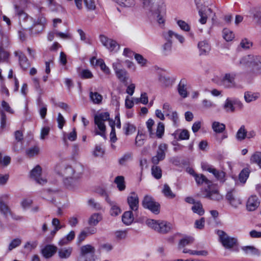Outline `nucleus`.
Instances as JSON below:
<instances>
[{"instance_id":"10","label":"nucleus","mask_w":261,"mask_h":261,"mask_svg":"<svg viewBox=\"0 0 261 261\" xmlns=\"http://www.w3.org/2000/svg\"><path fill=\"white\" fill-rule=\"evenodd\" d=\"M167 149V145L166 144H161L159 146L156 154L151 159L152 163L154 165H158L160 161L165 159Z\"/></svg>"},{"instance_id":"31","label":"nucleus","mask_w":261,"mask_h":261,"mask_svg":"<svg viewBox=\"0 0 261 261\" xmlns=\"http://www.w3.org/2000/svg\"><path fill=\"white\" fill-rule=\"evenodd\" d=\"M102 219L101 214L94 213L92 214L88 220V223L92 226H96Z\"/></svg>"},{"instance_id":"9","label":"nucleus","mask_w":261,"mask_h":261,"mask_svg":"<svg viewBox=\"0 0 261 261\" xmlns=\"http://www.w3.org/2000/svg\"><path fill=\"white\" fill-rule=\"evenodd\" d=\"M95 252V248L90 244L83 245L80 249V256L77 258V261H86V255L88 254H94Z\"/></svg>"},{"instance_id":"37","label":"nucleus","mask_w":261,"mask_h":261,"mask_svg":"<svg viewBox=\"0 0 261 261\" xmlns=\"http://www.w3.org/2000/svg\"><path fill=\"white\" fill-rule=\"evenodd\" d=\"M259 94L258 93H253L247 91L244 93V99L247 102H250L255 101L258 98Z\"/></svg>"},{"instance_id":"16","label":"nucleus","mask_w":261,"mask_h":261,"mask_svg":"<svg viewBox=\"0 0 261 261\" xmlns=\"http://www.w3.org/2000/svg\"><path fill=\"white\" fill-rule=\"evenodd\" d=\"M58 256L62 260L67 259L71 256L73 249L72 247H61L57 250Z\"/></svg>"},{"instance_id":"2","label":"nucleus","mask_w":261,"mask_h":261,"mask_svg":"<svg viewBox=\"0 0 261 261\" xmlns=\"http://www.w3.org/2000/svg\"><path fill=\"white\" fill-rule=\"evenodd\" d=\"M112 68L114 71L117 78L120 82L125 85L127 84V81L129 79L128 72L123 68L122 62L119 59L113 63Z\"/></svg>"},{"instance_id":"4","label":"nucleus","mask_w":261,"mask_h":261,"mask_svg":"<svg viewBox=\"0 0 261 261\" xmlns=\"http://www.w3.org/2000/svg\"><path fill=\"white\" fill-rule=\"evenodd\" d=\"M217 234L220 242L226 249H231L238 246V239L236 238L229 236L223 230H218Z\"/></svg>"},{"instance_id":"32","label":"nucleus","mask_w":261,"mask_h":261,"mask_svg":"<svg viewBox=\"0 0 261 261\" xmlns=\"http://www.w3.org/2000/svg\"><path fill=\"white\" fill-rule=\"evenodd\" d=\"M77 138V134L75 128H73L72 131L69 133L65 132L63 133V140L65 143L67 140L70 141H74Z\"/></svg>"},{"instance_id":"41","label":"nucleus","mask_w":261,"mask_h":261,"mask_svg":"<svg viewBox=\"0 0 261 261\" xmlns=\"http://www.w3.org/2000/svg\"><path fill=\"white\" fill-rule=\"evenodd\" d=\"M162 192L164 195L168 198L172 199L175 197V194L173 193L171 188L167 184L164 185Z\"/></svg>"},{"instance_id":"61","label":"nucleus","mask_w":261,"mask_h":261,"mask_svg":"<svg viewBox=\"0 0 261 261\" xmlns=\"http://www.w3.org/2000/svg\"><path fill=\"white\" fill-rule=\"evenodd\" d=\"M202 105L203 108L206 109L214 108L216 105L211 100L204 99L202 101Z\"/></svg>"},{"instance_id":"17","label":"nucleus","mask_w":261,"mask_h":261,"mask_svg":"<svg viewBox=\"0 0 261 261\" xmlns=\"http://www.w3.org/2000/svg\"><path fill=\"white\" fill-rule=\"evenodd\" d=\"M15 15L18 17L19 23L21 24L22 22H25L28 20L32 21V18L24 12V9L20 8L17 4L14 5Z\"/></svg>"},{"instance_id":"45","label":"nucleus","mask_w":261,"mask_h":261,"mask_svg":"<svg viewBox=\"0 0 261 261\" xmlns=\"http://www.w3.org/2000/svg\"><path fill=\"white\" fill-rule=\"evenodd\" d=\"M172 42H166L162 46V54L164 56L170 54L172 50Z\"/></svg>"},{"instance_id":"6","label":"nucleus","mask_w":261,"mask_h":261,"mask_svg":"<svg viewBox=\"0 0 261 261\" xmlns=\"http://www.w3.org/2000/svg\"><path fill=\"white\" fill-rule=\"evenodd\" d=\"M142 205L144 208H148L155 214L160 212V204L154 201L152 197L146 195L144 197Z\"/></svg>"},{"instance_id":"39","label":"nucleus","mask_w":261,"mask_h":261,"mask_svg":"<svg viewBox=\"0 0 261 261\" xmlns=\"http://www.w3.org/2000/svg\"><path fill=\"white\" fill-rule=\"evenodd\" d=\"M114 182L117 185V187L120 191H123L125 189V184L124 177L123 176H117L115 177Z\"/></svg>"},{"instance_id":"49","label":"nucleus","mask_w":261,"mask_h":261,"mask_svg":"<svg viewBox=\"0 0 261 261\" xmlns=\"http://www.w3.org/2000/svg\"><path fill=\"white\" fill-rule=\"evenodd\" d=\"M132 159V153L127 152L125 153L119 160V163L121 165H125L126 164Z\"/></svg>"},{"instance_id":"33","label":"nucleus","mask_w":261,"mask_h":261,"mask_svg":"<svg viewBox=\"0 0 261 261\" xmlns=\"http://www.w3.org/2000/svg\"><path fill=\"white\" fill-rule=\"evenodd\" d=\"M213 131L217 134L222 133L225 129V125L218 121H214L212 124Z\"/></svg>"},{"instance_id":"40","label":"nucleus","mask_w":261,"mask_h":261,"mask_svg":"<svg viewBox=\"0 0 261 261\" xmlns=\"http://www.w3.org/2000/svg\"><path fill=\"white\" fill-rule=\"evenodd\" d=\"M242 249L247 254L254 255H259L260 254L258 250L252 246H243L242 247Z\"/></svg>"},{"instance_id":"43","label":"nucleus","mask_w":261,"mask_h":261,"mask_svg":"<svg viewBox=\"0 0 261 261\" xmlns=\"http://www.w3.org/2000/svg\"><path fill=\"white\" fill-rule=\"evenodd\" d=\"M151 174L156 179H160L162 175L161 168L158 166L157 165H154L151 168Z\"/></svg>"},{"instance_id":"59","label":"nucleus","mask_w":261,"mask_h":261,"mask_svg":"<svg viewBox=\"0 0 261 261\" xmlns=\"http://www.w3.org/2000/svg\"><path fill=\"white\" fill-rule=\"evenodd\" d=\"M40 149L38 146H34L33 147L28 149L26 150L27 154L30 156L32 157L34 155H37L39 152Z\"/></svg>"},{"instance_id":"60","label":"nucleus","mask_w":261,"mask_h":261,"mask_svg":"<svg viewBox=\"0 0 261 261\" xmlns=\"http://www.w3.org/2000/svg\"><path fill=\"white\" fill-rule=\"evenodd\" d=\"M110 125L111 127V132L110 133L111 141L114 143L117 140L115 129V122L113 121H110Z\"/></svg>"},{"instance_id":"8","label":"nucleus","mask_w":261,"mask_h":261,"mask_svg":"<svg viewBox=\"0 0 261 261\" xmlns=\"http://www.w3.org/2000/svg\"><path fill=\"white\" fill-rule=\"evenodd\" d=\"M100 41L110 51H117L119 48V45L117 42L113 39L108 38L104 35H100Z\"/></svg>"},{"instance_id":"53","label":"nucleus","mask_w":261,"mask_h":261,"mask_svg":"<svg viewBox=\"0 0 261 261\" xmlns=\"http://www.w3.org/2000/svg\"><path fill=\"white\" fill-rule=\"evenodd\" d=\"M123 129L125 130V135H128L134 133L136 131V128L133 124L127 123L124 124Z\"/></svg>"},{"instance_id":"5","label":"nucleus","mask_w":261,"mask_h":261,"mask_svg":"<svg viewBox=\"0 0 261 261\" xmlns=\"http://www.w3.org/2000/svg\"><path fill=\"white\" fill-rule=\"evenodd\" d=\"M74 172V171L73 169L70 166L66 167L64 170V183L68 189L74 188L77 185V179L72 176Z\"/></svg>"},{"instance_id":"47","label":"nucleus","mask_w":261,"mask_h":261,"mask_svg":"<svg viewBox=\"0 0 261 261\" xmlns=\"http://www.w3.org/2000/svg\"><path fill=\"white\" fill-rule=\"evenodd\" d=\"M194 241V238L191 237H185L179 241V248L184 247L187 245L192 244Z\"/></svg>"},{"instance_id":"15","label":"nucleus","mask_w":261,"mask_h":261,"mask_svg":"<svg viewBox=\"0 0 261 261\" xmlns=\"http://www.w3.org/2000/svg\"><path fill=\"white\" fill-rule=\"evenodd\" d=\"M127 200L130 209L136 213L139 207V198L137 194L135 192L131 193Z\"/></svg>"},{"instance_id":"42","label":"nucleus","mask_w":261,"mask_h":261,"mask_svg":"<svg viewBox=\"0 0 261 261\" xmlns=\"http://www.w3.org/2000/svg\"><path fill=\"white\" fill-rule=\"evenodd\" d=\"M253 46V42L248 38H244L241 39L239 46L244 50H248Z\"/></svg>"},{"instance_id":"51","label":"nucleus","mask_w":261,"mask_h":261,"mask_svg":"<svg viewBox=\"0 0 261 261\" xmlns=\"http://www.w3.org/2000/svg\"><path fill=\"white\" fill-rule=\"evenodd\" d=\"M165 126L163 122H159L156 128V133H155V137L156 136L158 138H161L164 134Z\"/></svg>"},{"instance_id":"50","label":"nucleus","mask_w":261,"mask_h":261,"mask_svg":"<svg viewBox=\"0 0 261 261\" xmlns=\"http://www.w3.org/2000/svg\"><path fill=\"white\" fill-rule=\"evenodd\" d=\"M44 26H43V25H41L36 23L34 24L33 27L30 28V31H31V35H34L42 32Z\"/></svg>"},{"instance_id":"12","label":"nucleus","mask_w":261,"mask_h":261,"mask_svg":"<svg viewBox=\"0 0 261 261\" xmlns=\"http://www.w3.org/2000/svg\"><path fill=\"white\" fill-rule=\"evenodd\" d=\"M199 15L200 16L199 22L200 23L203 24L206 22L207 18L208 17L211 18L213 20L214 19L215 14L213 12V10L209 8L206 7L204 9H199Z\"/></svg>"},{"instance_id":"57","label":"nucleus","mask_w":261,"mask_h":261,"mask_svg":"<svg viewBox=\"0 0 261 261\" xmlns=\"http://www.w3.org/2000/svg\"><path fill=\"white\" fill-rule=\"evenodd\" d=\"M250 161L252 163L257 164L258 165H260L261 163V152H255L250 158Z\"/></svg>"},{"instance_id":"30","label":"nucleus","mask_w":261,"mask_h":261,"mask_svg":"<svg viewBox=\"0 0 261 261\" xmlns=\"http://www.w3.org/2000/svg\"><path fill=\"white\" fill-rule=\"evenodd\" d=\"M122 221L126 225H130L134 221V215L132 211H128L124 213L122 216Z\"/></svg>"},{"instance_id":"14","label":"nucleus","mask_w":261,"mask_h":261,"mask_svg":"<svg viewBox=\"0 0 261 261\" xmlns=\"http://www.w3.org/2000/svg\"><path fill=\"white\" fill-rule=\"evenodd\" d=\"M41 168L40 166H36L31 172V177L36 181L40 184L43 185L47 182L45 178L41 177Z\"/></svg>"},{"instance_id":"36","label":"nucleus","mask_w":261,"mask_h":261,"mask_svg":"<svg viewBox=\"0 0 261 261\" xmlns=\"http://www.w3.org/2000/svg\"><path fill=\"white\" fill-rule=\"evenodd\" d=\"M124 8H133L136 5V0H113Z\"/></svg>"},{"instance_id":"23","label":"nucleus","mask_w":261,"mask_h":261,"mask_svg":"<svg viewBox=\"0 0 261 261\" xmlns=\"http://www.w3.org/2000/svg\"><path fill=\"white\" fill-rule=\"evenodd\" d=\"M58 248L53 245H47L42 250L43 256L48 258L51 257L57 251Z\"/></svg>"},{"instance_id":"26","label":"nucleus","mask_w":261,"mask_h":261,"mask_svg":"<svg viewBox=\"0 0 261 261\" xmlns=\"http://www.w3.org/2000/svg\"><path fill=\"white\" fill-rule=\"evenodd\" d=\"M187 81L185 79H181L178 85V92L180 96L186 98L188 96L187 90Z\"/></svg>"},{"instance_id":"22","label":"nucleus","mask_w":261,"mask_h":261,"mask_svg":"<svg viewBox=\"0 0 261 261\" xmlns=\"http://www.w3.org/2000/svg\"><path fill=\"white\" fill-rule=\"evenodd\" d=\"M226 198L229 204L233 207L237 208L242 204L241 198L234 195L231 192H228L226 195Z\"/></svg>"},{"instance_id":"48","label":"nucleus","mask_w":261,"mask_h":261,"mask_svg":"<svg viewBox=\"0 0 261 261\" xmlns=\"http://www.w3.org/2000/svg\"><path fill=\"white\" fill-rule=\"evenodd\" d=\"M176 134L178 136L179 140H188L190 137L189 132L187 129H179L176 130Z\"/></svg>"},{"instance_id":"56","label":"nucleus","mask_w":261,"mask_h":261,"mask_svg":"<svg viewBox=\"0 0 261 261\" xmlns=\"http://www.w3.org/2000/svg\"><path fill=\"white\" fill-rule=\"evenodd\" d=\"M176 23L181 30L186 32H189L190 30V25L186 21L182 20H177Z\"/></svg>"},{"instance_id":"7","label":"nucleus","mask_w":261,"mask_h":261,"mask_svg":"<svg viewBox=\"0 0 261 261\" xmlns=\"http://www.w3.org/2000/svg\"><path fill=\"white\" fill-rule=\"evenodd\" d=\"M206 195L205 197L215 201H220L223 199V196L220 194L216 186L212 184L205 189Z\"/></svg>"},{"instance_id":"29","label":"nucleus","mask_w":261,"mask_h":261,"mask_svg":"<svg viewBox=\"0 0 261 261\" xmlns=\"http://www.w3.org/2000/svg\"><path fill=\"white\" fill-rule=\"evenodd\" d=\"M247 131L245 128V125H241L239 129L238 130L236 135V138L237 141H242L245 140L247 137Z\"/></svg>"},{"instance_id":"35","label":"nucleus","mask_w":261,"mask_h":261,"mask_svg":"<svg viewBox=\"0 0 261 261\" xmlns=\"http://www.w3.org/2000/svg\"><path fill=\"white\" fill-rule=\"evenodd\" d=\"M194 178L196 183L198 185H202L205 184L209 186L212 184V181L208 180L204 175L203 174H195L194 175Z\"/></svg>"},{"instance_id":"34","label":"nucleus","mask_w":261,"mask_h":261,"mask_svg":"<svg viewBox=\"0 0 261 261\" xmlns=\"http://www.w3.org/2000/svg\"><path fill=\"white\" fill-rule=\"evenodd\" d=\"M223 108L227 113H233L235 111L233 99L227 98L223 105Z\"/></svg>"},{"instance_id":"62","label":"nucleus","mask_w":261,"mask_h":261,"mask_svg":"<svg viewBox=\"0 0 261 261\" xmlns=\"http://www.w3.org/2000/svg\"><path fill=\"white\" fill-rule=\"evenodd\" d=\"M38 245V242L37 241H34L32 242H28L24 246V249L29 251L34 249L37 247Z\"/></svg>"},{"instance_id":"52","label":"nucleus","mask_w":261,"mask_h":261,"mask_svg":"<svg viewBox=\"0 0 261 261\" xmlns=\"http://www.w3.org/2000/svg\"><path fill=\"white\" fill-rule=\"evenodd\" d=\"M182 252L184 253H189L191 255H203L206 256L207 254V252L205 250L202 251H194L188 249H184Z\"/></svg>"},{"instance_id":"13","label":"nucleus","mask_w":261,"mask_h":261,"mask_svg":"<svg viewBox=\"0 0 261 261\" xmlns=\"http://www.w3.org/2000/svg\"><path fill=\"white\" fill-rule=\"evenodd\" d=\"M101 194L105 196V200L111 206L110 212L111 215L112 216H116L118 215L119 214H120V208L117 205L115 202L111 200L106 192L104 190H102L101 193Z\"/></svg>"},{"instance_id":"54","label":"nucleus","mask_w":261,"mask_h":261,"mask_svg":"<svg viewBox=\"0 0 261 261\" xmlns=\"http://www.w3.org/2000/svg\"><path fill=\"white\" fill-rule=\"evenodd\" d=\"M174 35L175 32L171 30L164 31L162 33V36L166 42H172V38L174 37Z\"/></svg>"},{"instance_id":"11","label":"nucleus","mask_w":261,"mask_h":261,"mask_svg":"<svg viewBox=\"0 0 261 261\" xmlns=\"http://www.w3.org/2000/svg\"><path fill=\"white\" fill-rule=\"evenodd\" d=\"M236 77L235 73H228L225 74L221 80V85L226 88H231L236 86L234 81Z\"/></svg>"},{"instance_id":"58","label":"nucleus","mask_w":261,"mask_h":261,"mask_svg":"<svg viewBox=\"0 0 261 261\" xmlns=\"http://www.w3.org/2000/svg\"><path fill=\"white\" fill-rule=\"evenodd\" d=\"M84 4L88 10L93 11L96 8L95 0H84Z\"/></svg>"},{"instance_id":"44","label":"nucleus","mask_w":261,"mask_h":261,"mask_svg":"<svg viewBox=\"0 0 261 261\" xmlns=\"http://www.w3.org/2000/svg\"><path fill=\"white\" fill-rule=\"evenodd\" d=\"M249 176V171L248 169H244L239 175V180L240 182L244 184Z\"/></svg>"},{"instance_id":"55","label":"nucleus","mask_w":261,"mask_h":261,"mask_svg":"<svg viewBox=\"0 0 261 261\" xmlns=\"http://www.w3.org/2000/svg\"><path fill=\"white\" fill-rule=\"evenodd\" d=\"M146 123L150 137L151 138H154L155 137V133L153 132L152 129V126L154 124L153 120L152 119H149Z\"/></svg>"},{"instance_id":"20","label":"nucleus","mask_w":261,"mask_h":261,"mask_svg":"<svg viewBox=\"0 0 261 261\" xmlns=\"http://www.w3.org/2000/svg\"><path fill=\"white\" fill-rule=\"evenodd\" d=\"M8 198L7 195H4L0 197V213L6 218H7L12 211L8 205L4 201V199Z\"/></svg>"},{"instance_id":"24","label":"nucleus","mask_w":261,"mask_h":261,"mask_svg":"<svg viewBox=\"0 0 261 261\" xmlns=\"http://www.w3.org/2000/svg\"><path fill=\"white\" fill-rule=\"evenodd\" d=\"M198 47L200 55H207L211 49L210 44L206 40L200 41L198 44Z\"/></svg>"},{"instance_id":"64","label":"nucleus","mask_w":261,"mask_h":261,"mask_svg":"<svg viewBox=\"0 0 261 261\" xmlns=\"http://www.w3.org/2000/svg\"><path fill=\"white\" fill-rule=\"evenodd\" d=\"M21 241L19 239H15L13 240L10 243L8 247V250L11 251L12 249L19 246L21 244Z\"/></svg>"},{"instance_id":"38","label":"nucleus","mask_w":261,"mask_h":261,"mask_svg":"<svg viewBox=\"0 0 261 261\" xmlns=\"http://www.w3.org/2000/svg\"><path fill=\"white\" fill-rule=\"evenodd\" d=\"M194 213L199 216H202L204 214V210L203 208L202 204L200 201H197L191 208Z\"/></svg>"},{"instance_id":"25","label":"nucleus","mask_w":261,"mask_h":261,"mask_svg":"<svg viewBox=\"0 0 261 261\" xmlns=\"http://www.w3.org/2000/svg\"><path fill=\"white\" fill-rule=\"evenodd\" d=\"M250 14L252 18L258 23H261V7L252 8L250 10Z\"/></svg>"},{"instance_id":"63","label":"nucleus","mask_w":261,"mask_h":261,"mask_svg":"<svg viewBox=\"0 0 261 261\" xmlns=\"http://www.w3.org/2000/svg\"><path fill=\"white\" fill-rule=\"evenodd\" d=\"M135 59L137 61V63L142 66H144L146 64L147 61L146 59L140 54H134Z\"/></svg>"},{"instance_id":"21","label":"nucleus","mask_w":261,"mask_h":261,"mask_svg":"<svg viewBox=\"0 0 261 261\" xmlns=\"http://www.w3.org/2000/svg\"><path fill=\"white\" fill-rule=\"evenodd\" d=\"M205 169L213 173L215 177L221 182H223L225 181V173L224 172L218 171L210 165H206Z\"/></svg>"},{"instance_id":"28","label":"nucleus","mask_w":261,"mask_h":261,"mask_svg":"<svg viewBox=\"0 0 261 261\" xmlns=\"http://www.w3.org/2000/svg\"><path fill=\"white\" fill-rule=\"evenodd\" d=\"M89 97L91 101L94 104L100 105L102 102L103 99L102 96L97 92L90 91L89 92Z\"/></svg>"},{"instance_id":"27","label":"nucleus","mask_w":261,"mask_h":261,"mask_svg":"<svg viewBox=\"0 0 261 261\" xmlns=\"http://www.w3.org/2000/svg\"><path fill=\"white\" fill-rule=\"evenodd\" d=\"M171 228V225L170 223L166 221H159L156 231L160 233H165L169 232Z\"/></svg>"},{"instance_id":"18","label":"nucleus","mask_w":261,"mask_h":261,"mask_svg":"<svg viewBox=\"0 0 261 261\" xmlns=\"http://www.w3.org/2000/svg\"><path fill=\"white\" fill-rule=\"evenodd\" d=\"M259 204L258 198L256 195H252L247 201L246 208L248 211H254L259 206Z\"/></svg>"},{"instance_id":"46","label":"nucleus","mask_w":261,"mask_h":261,"mask_svg":"<svg viewBox=\"0 0 261 261\" xmlns=\"http://www.w3.org/2000/svg\"><path fill=\"white\" fill-rule=\"evenodd\" d=\"M223 37L226 41H230L234 38V34L232 31L224 29L223 31Z\"/></svg>"},{"instance_id":"19","label":"nucleus","mask_w":261,"mask_h":261,"mask_svg":"<svg viewBox=\"0 0 261 261\" xmlns=\"http://www.w3.org/2000/svg\"><path fill=\"white\" fill-rule=\"evenodd\" d=\"M14 54L15 56L18 57L19 65L23 70H26L30 66L27 57L21 51H16Z\"/></svg>"},{"instance_id":"3","label":"nucleus","mask_w":261,"mask_h":261,"mask_svg":"<svg viewBox=\"0 0 261 261\" xmlns=\"http://www.w3.org/2000/svg\"><path fill=\"white\" fill-rule=\"evenodd\" d=\"M109 119L110 115L108 112L101 113L95 116L94 122L99 129V131L96 130L95 132L96 135H100L102 137L105 136L106 132L105 122L109 120Z\"/></svg>"},{"instance_id":"1","label":"nucleus","mask_w":261,"mask_h":261,"mask_svg":"<svg viewBox=\"0 0 261 261\" xmlns=\"http://www.w3.org/2000/svg\"><path fill=\"white\" fill-rule=\"evenodd\" d=\"M238 67L244 69H250L256 74H261V56L249 54L241 57L235 63Z\"/></svg>"}]
</instances>
